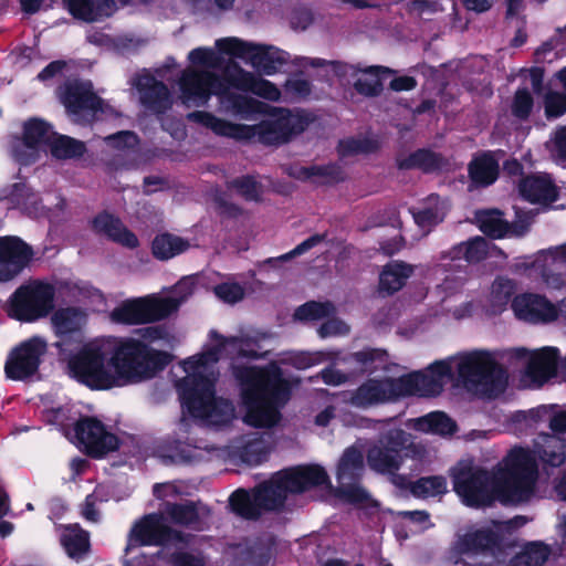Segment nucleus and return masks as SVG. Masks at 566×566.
I'll list each match as a JSON object with an SVG mask.
<instances>
[{"instance_id": "1", "label": "nucleus", "mask_w": 566, "mask_h": 566, "mask_svg": "<svg viewBox=\"0 0 566 566\" xmlns=\"http://www.w3.org/2000/svg\"><path fill=\"white\" fill-rule=\"evenodd\" d=\"M230 86L270 101H277L281 96L274 84L240 67L229 69L224 81L210 71L186 69L178 80V87L179 98L187 106H202L214 94L219 96L222 107L233 114L244 117L253 113L268 114V118L261 124L252 126L232 124L200 111L189 114L188 118L221 136L238 140L258 136L266 144L286 142L292 134L303 130V120L297 114L284 108L269 107L244 95L233 94Z\"/></svg>"}, {"instance_id": "2", "label": "nucleus", "mask_w": 566, "mask_h": 566, "mask_svg": "<svg viewBox=\"0 0 566 566\" xmlns=\"http://www.w3.org/2000/svg\"><path fill=\"white\" fill-rule=\"evenodd\" d=\"M536 455L547 465L559 467L566 458L565 441L543 434L536 440L534 451L512 448L491 474L476 468L471 460H462L450 471L454 491L465 505L472 507L488 506L494 501L504 504L527 502L537 492Z\"/></svg>"}, {"instance_id": "3", "label": "nucleus", "mask_w": 566, "mask_h": 566, "mask_svg": "<svg viewBox=\"0 0 566 566\" xmlns=\"http://www.w3.org/2000/svg\"><path fill=\"white\" fill-rule=\"evenodd\" d=\"M143 339L98 337L86 343L69 361V374L93 389H111L151 379L168 361V355L149 345L165 339L159 326L143 331Z\"/></svg>"}, {"instance_id": "4", "label": "nucleus", "mask_w": 566, "mask_h": 566, "mask_svg": "<svg viewBox=\"0 0 566 566\" xmlns=\"http://www.w3.org/2000/svg\"><path fill=\"white\" fill-rule=\"evenodd\" d=\"M263 337V335L247 334L226 339L211 331L202 353L182 361L186 376L178 381L177 387L184 408L193 418L210 426L224 424L233 419V406L214 396V384L218 378L214 366L224 354L256 357L259 342Z\"/></svg>"}, {"instance_id": "5", "label": "nucleus", "mask_w": 566, "mask_h": 566, "mask_svg": "<svg viewBox=\"0 0 566 566\" xmlns=\"http://www.w3.org/2000/svg\"><path fill=\"white\" fill-rule=\"evenodd\" d=\"M457 370L459 380L468 391L494 398L506 388L504 371L496 366L493 354L484 349L460 353L431 364L426 371H417L401 377L403 396H436L452 378Z\"/></svg>"}, {"instance_id": "6", "label": "nucleus", "mask_w": 566, "mask_h": 566, "mask_svg": "<svg viewBox=\"0 0 566 566\" xmlns=\"http://www.w3.org/2000/svg\"><path fill=\"white\" fill-rule=\"evenodd\" d=\"M240 381L241 400L245 410L243 420L253 427H272L280 420L279 409L289 400L291 385L275 364L265 368L235 366Z\"/></svg>"}, {"instance_id": "7", "label": "nucleus", "mask_w": 566, "mask_h": 566, "mask_svg": "<svg viewBox=\"0 0 566 566\" xmlns=\"http://www.w3.org/2000/svg\"><path fill=\"white\" fill-rule=\"evenodd\" d=\"M326 484L328 476L319 465H303L276 473L255 489L252 495L235 491L230 499L233 511L244 518H255L261 510H274L283 504L287 493L303 492L312 486Z\"/></svg>"}, {"instance_id": "8", "label": "nucleus", "mask_w": 566, "mask_h": 566, "mask_svg": "<svg viewBox=\"0 0 566 566\" xmlns=\"http://www.w3.org/2000/svg\"><path fill=\"white\" fill-rule=\"evenodd\" d=\"M216 50L197 48L189 52L187 69L210 71L221 65L220 54L239 57L249 62L260 72L272 75L276 73L289 60V54L273 46H263L242 41L238 38H223L216 41Z\"/></svg>"}, {"instance_id": "9", "label": "nucleus", "mask_w": 566, "mask_h": 566, "mask_svg": "<svg viewBox=\"0 0 566 566\" xmlns=\"http://www.w3.org/2000/svg\"><path fill=\"white\" fill-rule=\"evenodd\" d=\"M192 279L179 281L167 296L147 295L127 300L115 307L111 319L115 323L136 325L160 321L172 314L193 293Z\"/></svg>"}, {"instance_id": "10", "label": "nucleus", "mask_w": 566, "mask_h": 566, "mask_svg": "<svg viewBox=\"0 0 566 566\" xmlns=\"http://www.w3.org/2000/svg\"><path fill=\"white\" fill-rule=\"evenodd\" d=\"M55 306V289L43 281H30L19 286L8 301V315L23 323L46 317Z\"/></svg>"}, {"instance_id": "11", "label": "nucleus", "mask_w": 566, "mask_h": 566, "mask_svg": "<svg viewBox=\"0 0 566 566\" xmlns=\"http://www.w3.org/2000/svg\"><path fill=\"white\" fill-rule=\"evenodd\" d=\"M411 436L400 428L382 434L367 452V463L376 472L392 474L400 469L408 451H419Z\"/></svg>"}, {"instance_id": "12", "label": "nucleus", "mask_w": 566, "mask_h": 566, "mask_svg": "<svg viewBox=\"0 0 566 566\" xmlns=\"http://www.w3.org/2000/svg\"><path fill=\"white\" fill-rule=\"evenodd\" d=\"M295 63L301 67H324L332 66L334 71L340 72L342 75L353 78V84L357 92L366 96H374L381 88L380 72L385 70L379 66H369L359 69L355 65H338L316 57H296Z\"/></svg>"}, {"instance_id": "13", "label": "nucleus", "mask_w": 566, "mask_h": 566, "mask_svg": "<svg viewBox=\"0 0 566 566\" xmlns=\"http://www.w3.org/2000/svg\"><path fill=\"white\" fill-rule=\"evenodd\" d=\"M91 82H71L61 93V98L74 122L88 120L98 112L104 113L106 105L92 92Z\"/></svg>"}, {"instance_id": "14", "label": "nucleus", "mask_w": 566, "mask_h": 566, "mask_svg": "<svg viewBox=\"0 0 566 566\" xmlns=\"http://www.w3.org/2000/svg\"><path fill=\"white\" fill-rule=\"evenodd\" d=\"M48 343L40 336L31 337L15 347L4 366L8 378L23 380L39 368L41 357L45 354Z\"/></svg>"}, {"instance_id": "15", "label": "nucleus", "mask_w": 566, "mask_h": 566, "mask_svg": "<svg viewBox=\"0 0 566 566\" xmlns=\"http://www.w3.org/2000/svg\"><path fill=\"white\" fill-rule=\"evenodd\" d=\"M400 378H370L363 382L350 396L349 402L357 408H369L386 403L403 396Z\"/></svg>"}, {"instance_id": "16", "label": "nucleus", "mask_w": 566, "mask_h": 566, "mask_svg": "<svg viewBox=\"0 0 566 566\" xmlns=\"http://www.w3.org/2000/svg\"><path fill=\"white\" fill-rule=\"evenodd\" d=\"M513 524H517V522H492L490 527L472 530L460 536L453 548L457 555L455 563L462 562L465 565H470L469 559L471 557L484 553L495 542L496 536L504 531L511 530Z\"/></svg>"}, {"instance_id": "17", "label": "nucleus", "mask_w": 566, "mask_h": 566, "mask_svg": "<svg viewBox=\"0 0 566 566\" xmlns=\"http://www.w3.org/2000/svg\"><path fill=\"white\" fill-rule=\"evenodd\" d=\"M75 438L93 457H102L118 447V439L96 419L85 418L75 424Z\"/></svg>"}, {"instance_id": "18", "label": "nucleus", "mask_w": 566, "mask_h": 566, "mask_svg": "<svg viewBox=\"0 0 566 566\" xmlns=\"http://www.w3.org/2000/svg\"><path fill=\"white\" fill-rule=\"evenodd\" d=\"M363 470V454L355 448H348L338 464L337 479L340 483L339 496L352 503L367 500V493L359 485L352 484Z\"/></svg>"}, {"instance_id": "19", "label": "nucleus", "mask_w": 566, "mask_h": 566, "mask_svg": "<svg viewBox=\"0 0 566 566\" xmlns=\"http://www.w3.org/2000/svg\"><path fill=\"white\" fill-rule=\"evenodd\" d=\"M515 315L527 322H547L558 315L566 318V301H562L558 310L544 297L534 294L516 296L512 303Z\"/></svg>"}, {"instance_id": "20", "label": "nucleus", "mask_w": 566, "mask_h": 566, "mask_svg": "<svg viewBox=\"0 0 566 566\" xmlns=\"http://www.w3.org/2000/svg\"><path fill=\"white\" fill-rule=\"evenodd\" d=\"M171 537L170 528L161 514H148L132 527L126 551L134 546L160 545Z\"/></svg>"}, {"instance_id": "21", "label": "nucleus", "mask_w": 566, "mask_h": 566, "mask_svg": "<svg viewBox=\"0 0 566 566\" xmlns=\"http://www.w3.org/2000/svg\"><path fill=\"white\" fill-rule=\"evenodd\" d=\"M51 136L50 126L38 118L29 119L23 125L22 139L12 145V153L17 160L28 164L35 155L36 148L48 142Z\"/></svg>"}, {"instance_id": "22", "label": "nucleus", "mask_w": 566, "mask_h": 566, "mask_svg": "<svg viewBox=\"0 0 566 566\" xmlns=\"http://www.w3.org/2000/svg\"><path fill=\"white\" fill-rule=\"evenodd\" d=\"M31 259V250L18 238H0V282L13 279Z\"/></svg>"}, {"instance_id": "23", "label": "nucleus", "mask_w": 566, "mask_h": 566, "mask_svg": "<svg viewBox=\"0 0 566 566\" xmlns=\"http://www.w3.org/2000/svg\"><path fill=\"white\" fill-rule=\"evenodd\" d=\"M134 85L139 93L140 102L146 108L155 113H163L171 106L172 98L168 87L156 81L149 73L138 74L134 80Z\"/></svg>"}, {"instance_id": "24", "label": "nucleus", "mask_w": 566, "mask_h": 566, "mask_svg": "<svg viewBox=\"0 0 566 566\" xmlns=\"http://www.w3.org/2000/svg\"><path fill=\"white\" fill-rule=\"evenodd\" d=\"M558 352L555 347H543L530 352L525 376L530 382L541 386L556 373Z\"/></svg>"}, {"instance_id": "25", "label": "nucleus", "mask_w": 566, "mask_h": 566, "mask_svg": "<svg viewBox=\"0 0 566 566\" xmlns=\"http://www.w3.org/2000/svg\"><path fill=\"white\" fill-rule=\"evenodd\" d=\"M448 210L449 206L446 200L431 195L426 198L421 206L413 208L411 213L415 222L426 232H429L444 220Z\"/></svg>"}, {"instance_id": "26", "label": "nucleus", "mask_w": 566, "mask_h": 566, "mask_svg": "<svg viewBox=\"0 0 566 566\" xmlns=\"http://www.w3.org/2000/svg\"><path fill=\"white\" fill-rule=\"evenodd\" d=\"M520 193L530 202H552L557 198V189L547 175L525 177L518 185Z\"/></svg>"}, {"instance_id": "27", "label": "nucleus", "mask_w": 566, "mask_h": 566, "mask_svg": "<svg viewBox=\"0 0 566 566\" xmlns=\"http://www.w3.org/2000/svg\"><path fill=\"white\" fill-rule=\"evenodd\" d=\"M534 265L542 270L545 282L548 286L557 289L564 280L560 275L549 276L548 271L566 268V244L551 248L537 254Z\"/></svg>"}, {"instance_id": "28", "label": "nucleus", "mask_w": 566, "mask_h": 566, "mask_svg": "<svg viewBox=\"0 0 566 566\" xmlns=\"http://www.w3.org/2000/svg\"><path fill=\"white\" fill-rule=\"evenodd\" d=\"M93 229L124 247L135 248L138 244L136 235L108 213L97 216L93 220Z\"/></svg>"}, {"instance_id": "29", "label": "nucleus", "mask_w": 566, "mask_h": 566, "mask_svg": "<svg viewBox=\"0 0 566 566\" xmlns=\"http://www.w3.org/2000/svg\"><path fill=\"white\" fill-rule=\"evenodd\" d=\"M87 322V314L77 307H63L51 316V324L56 335L65 336L80 332Z\"/></svg>"}, {"instance_id": "30", "label": "nucleus", "mask_w": 566, "mask_h": 566, "mask_svg": "<svg viewBox=\"0 0 566 566\" xmlns=\"http://www.w3.org/2000/svg\"><path fill=\"white\" fill-rule=\"evenodd\" d=\"M70 12L77 19L95 21L111 15L116 10L113 0H69Z\"/></svg>"}, {"instance_id": "31", "label": "nucleus", "mask_w": 566, "mask_h": 566, "mask_svg": "<svg viewBox=\"0 0 566 566\" xmlns=\"http://www.w3.org/2000/svg\"><path fill=\"white\" fill-rule=\"evenodd\" d=\"M413 268L403 262L394 261L384 266L380 279L379 287L387 293H394L400 290L407 279L412 274Z\"/></svg>"}, {"instance_id": "32", "label": "nucleus", "mask_w": 566, "mask_h": 566, "mask_svg": "<svg viewBox=\"0 0 566 566\" xmlns=\"http://www.w3.org/2000/svg\"><path fill=\"white\" fill-rule=\"evenodd\" d=\"M469 174L474 184L489 186L497 178L499 163L492 154H482L471 161L469 166Z\"/></svg>"}, {"instance_id": "33", "label": "nucleus", "mask_w": 566, "mask_h": 566, "mask_svg": "<svg viewBox=\"0 0 566 566\" xmlns=\"http://www.w3.org/2000/svg\"><path fill=\"white\" fill-rule=\"evenodd\" d=\"M408 426L421 432L441 436L452 434L455 431V423L442 412H432L424 417L411 419Z\"/></svg>"}, {"instance_id": "34", "label": "nucleus", "mask_w": 566, "mask_h": 566, "mask_svg": "<svg viewBox=\"0 0 566 566\" xmlns=\"http://www.w3.org/2000/svg\"><path fill=\"white\" fill-rule=\"evenodd\" d=\"M61 542L67 555L76 559L85 555L90 547L88 534L76 525L64 527Z\"/></svg>"}, {"instance_id": "35", "label": "nucleus", "mask_w": 566, "mask_h": 566, "mask_svg": "<svg viewBox=\"0 0 566 566\" xmlns=\"http://www.w3.org/2000/svg\"><path fill=\"white\" fill-rule=\"evenodd\" d=\"M189 248V243L184 239L164 233L157 235L153 242V253L160 260H168L175 255L186 251Z\"/></svg>"}, {"instance_id": "36", "label": "nucleus", "mask_w": 566, "mask_h": 566, "mask_svg": "<svg viewBox=\"0 0 566 566\" xmlns=\"http://www.w3.org/2000/svg\"><path fill=\"white\" fill-rule=\"evenodd\" d=\"M447 490V480L441 475L423 476L410 484L411 494L420 499L438 496Z\"/></svg>"}, {"instance_id": "37", "label": "nucleus", "mask_w": 566, "mask_h": 566, "mask_svg": "<svg viewBox=\"0 0 566 566\" xmlns=\"http://www.w3.org/2000/svg\"><path fill=\"white\" fill-rule=\"evenodd\" d=\"M549 548L542 543H531L511 562V566H542L549 556Z\"/></svg>"}, {"instance_id": "38", "label": "nucleus", "mask_w": 566, "mask_h": 566, "mask_svg": "<svg viewBox=\"0 0 566 566\" xmlns=\"http://www.w3.org/2000/svg\"><path fill=\"white\" fill-rule=\"evenodd\" d=\"M475 219L481 231L490 237L502 238L509 231L507 223L496 210L478 212Z\"/></svg>"}, {"instance_id": "39", "label": "nucleus", "mask_w": 566, "mask_h": 566, "mask_svg": "<svg viewBox=\"0 0 566 566\" xmlns=\"http://www.w3.org/2000/svg\"><path fill=\"white\" fill-rule=\"evenodd\" d=\"M85 151L84 143L69 136H59L51 144V153L59 159L80 157Z\"/></svg>"}, {"instance_id": "40", "label": "nucleus", "mask_w": 566, "mask_h": 566, "mask_svg": "<svg viewBox=\"0 0 566 566\" xmlns=\"http://www.w3.org/2000/svg\"><path fill=\"white\" fill-rule=\"evenodd\" d=\"M269 451L270 448L268 443L262 437L258 436L249 439L244 443L240 452V457L245 463L250 465H258L266 459Z\"/></svg>"}, {"instance_id": "41", "label": "nucleus", "mask_w": 566, "mask_h": 566, "mask_svg": "<svg viewBox=\"0 0 566 566\" xmlns=\"http://www.w3.org/2000/svg\"><path fill=\"white\" fill-rule=\"evenodd\" d=\"M488 352L490 353V350ZM530 352L531 350H527L525 348H511L503 353L497 354L491 352V354H493L495 357L496 366L504 371L505 377L507 378L506 370L500 365L499 361L501 360L505 363L509 367L521 369L524 370V373H526V367L530 360Z\"/></svg>"}, {"instance_id": "42", "label": "nucleus", "mask_w": 566, "mask_h": 566, "mask_svg": "<svg viewBox=\"0 0 566 566\" xmlns=\"http://www.w3.org/2000/svg\"><path fill=\"white\" fill-rule=\"evenodd\" d=\"M229 189L248 201H258L263 195L262 185L252 177H240L232 180Z\"/></svg>"}, {"instance_id": "43", "label": "nucleus", "mask_w": 566, "mask_h": 566, "mask_svg": "<svg viewBox=\"0 0 566 566\" xmlns=\"http://www.w3.org/2000/svg\"><path fill=\"white\" fill-rule=\"evenodd\" d=\"M165 512L175 523L195 525L198 523L200 516L202 515L203 509L198 510L193 504L190 503L184 505L168 504Z\"/></svg>"}, {"instance_id": "44", "label": "nucleus", "mask_w": 566, "mask_h": 566, "mask_svg": "<svg viewBox=\"0 0 566 566\" xmlns=\"http://www.w3.org/2000/svg\"><path fill=\"white\" fill-rule=\"evenodd\" d=\"M549 158L558 166L566 167V125L557 128L546 143Z\"/></svg>"}, {"instance_id": "45", "label": "nucleus", "mask_w": 566, "mask_h": 566, "mask_svg": "<svg viewBox=\"0 0 566 566\" xmlns=\"http://www.w3.org/2000/svg\"><path fill=\"white\" fill-rule=\"evenodd\" d=\"M458 254H463L469 262H479L489 254V243L483 238H474L457 248Z\"/></svg>"}, {"instance_id": "46", "label": "nucleus", "mask_w": 566, "mask_h": 566, "mask_svg": "<svg viewBox=\"0 0 566 566\" xmlns=\"http://www.w3.org/2000/svg\"><path fill=\"white\" fill-rule=\"evenodd\" d=\"M333 313L334 306L331 303L310 302L297 308L295 317L301 321H316Z\"/></svg>"}, {"instance_id": "47", "label": "nucleus", "mask_w": 566, "mask_h": 566, "mask_svg": "<svg viewBox=\"0 0 566 566\" xmlns=\"http://www.w3.org/2000/svg\"><path fill=\"white\" fill-rule=\"evenodd\" d=\"M439 158L436 154L420 149L411 154L407 159H405L400 166L403 168H420L423 170H432L439 165Z\"/></svg>"}, {"instance_id": "48", "label": "nucleus", "mask_w": 566, "mask_h": 566, "mask_svg": "<svg viewBox=\"0 0 566 566\" xmlns=\"http://www.w3.org/2000/svg\"><path fill=\"white\" fill-rule=\"evenodd\" d=\"M544 111L548 119L558 118L566 113V94L548 91L544 95Z\"/></svg>"}, {"instance_id": "49", "label": "nucleus", "mask_w": 566, "mask_h": 566, "mask_svg": "<svg viewBox=\"0 0 566 566\" xmlns=\"http://www.w3.org/2000/svg\"><path fill=\"white\" fill-rule=\"evenodd\" d=\"M513 292L514 285L510 280L499 279L493 283L491 297L495 311H501L509 303Z\"/></svg>"}, {"instance_id": "50", "label": "nucleus", "mask_w": 566, "mask_h": 566, "mask_svg": "<svg viewBox=\"0 0 566 566\" xmlns=\"http://www.w3.org/2000/svg\"><path fill=\"white\" fill-rule=\"evenodd\" d=\"M533 105L534 101L531 92L526 88L517 90L512 102V113L518 118H527Z\"/></svg>"}, {"instance_id": "51", "label": "nucleus", "mask_w": 566, "mask_h": 566, "mask_svg": "<svg viewBox=\"0 0 566 566\" xmlns=\"http://www.w3.org/2000/svg\"><path fill=\"white\" fill-rule=\"evenodd\" d=\"M386 352L371 349L356 353L354 358L359 363L364 370L382 368L385 366Z\"/></svg>"}, {"instance_id": "52", "label": "nucleus", "mask_w": 566, "mask_h": 566, "mask_svg": "<svg viewBox=\"0 0 566 566\" xmlns=\"http://www.w3.org/2000/svg\"><path fill=\"white\" fill-rule=\"evenodd\" d=\"M214 294L221 301L233 304L241 301L244 296V289L235 282H224L214 286Z\"/></svg>"}, {"instance_id": "53", "label": "nucleus", "mask_w": 566, "mask_h": 566, "mask_svg": "<svg viewBox=\"0 0 566 566\" xmlns=\"http://www.w3.org/2000/svg\"><path fill=\"white\" fill-rule=\"evenodd\" d=\"M305 177L314 181L333 182L342 179V171L336 166H315L305 169Z\"/></svg>"}, {"instance_id": "54", "label": "nucleus", "mask_w": 566, "mask_h": 566, "mask_svg": "<svg viewBox=\"0 0 566 566\" xmlns=\"http://www.w3.org/2000/svg\"><path fill=\"white\" fill-rule=\"evenodd\" d=\"M370 150L371 147L368 142L354 138L342 140L338 146V151L343 157L368 153Z\"/></svg>"}, {"instance_id": "55", "label": "nucleus", "mask_w": 566, "mask_h": 566, "mask_svg": "<svg viewBox=\"0 0 566 566\" xmlns=\"http://www.w3.org/2000/svg\"><path fill=\"white\" fill-rule=\"evenodd\" d=\"M103 499L101 496V492L96 489L92 494L87 495L85 502L82 507L83 516L91 522L98 521V512L95 509L96 504L101 502Z\"/></svg>"}, {"instance_id": "56", "label": "nucleus", "mask_w": 566, "mask_h": 566, "mask_svg": "<svg viewBox=\"0 0 566 566\" xmlns=\"http://www.w3.org/2000/svg\"><path fill=\"white\" fill-rule=\"evenodd\" d=\"M348 331V325L343 321L329 319L319 327L318 334L321 337L339 336L347 334Z\"/></svg>"}, {"instance_id": "57", "label": "nucleus", "mask_w": 566, "mask_h": 566, "mask_svg": "<svg viewBox=\"0 0 566 566\" xmlns=\"http://www.w3.org/2000/svg\"><path fill=\"white\" fill-rule=\"evenodd\" d=\"M323 239H324L323 235L315 234V235L304 240L303 242L297 244L292 251L283 254L279 259L282 261H287L294 256L301 255V254L307 252L308 250H311L312 248H314L315 245H317L319 242L323 241Z\"/></svg>"}, {"instance_id": "58", "label": "nucleus", "mask_w": 566, "mask_h": 566, "mask_svg": "<svg viewBox=\"0 0 566 566\" xmlns=\"http://www.w3.org/2000/svg\"><path fill=\"white\" fill-rule=\"evenodd\" d=\"M106 142L117 148H130L137 144V137L130 132H120L106 137Z\"/></svg>"}, {"instance_id": "59", "label": "nucleus", "mask_w": 566, "mask_h": 566, "mask_svg": "<svg viewBox=\"0 0 566 566\" xmlns=\"http://www.w3.org/2000/svg\"><path fill=\"white\" fill-rule=\"evenodd\" d=\"M285 91L293 97H304L310 94V83L302 78H293L286 82Z\"/></svg>"}, {"instance_id": "60", "label": "nucleus", "mask_w": 566, "mask_h": 566, "mask_svg": "<svg viewBox=\"0 0 566 566\" xmlns=\"http://www.w3.org/2000/svg\"><path fill=\"white\" fill-rule=\"evenodd\" d=\"M175 566H207V560L201 554L180 553L174 556Z\"/></svg>"}, {"instance_id": "61", "label": "nucleus", "mask_w": 566, "mask_h": 566, "mask_svg": "<svg viewBox=\"0 0 566 566\" xmlns=\"http://www.w3.org/2000/svg\"><path fill=\"white\" fill-rule=\"evenodd\" d=\"M321 361V354L302 353L295 356L293 364L297 368H306Z\"/></svg>"}, {"instance_id": "62", "label": "nucleus", "mask_w": 566, "mask_h": 566, "mask_svg": "<svg viewBox=\"0 0 566 566\" xmlns=\"http://www.w3.org/2000/svg\"><path fill=\"white\" fill-rule=\"evenodd\" d=\"M416 86V81L413 77L410 76H400L397 78H394L390 82V87L394 91H409L412 90Z\"/></svg>"}, {"instance_id": "63", "label": "nucleus", "mask_w": 566, "mask_h": 566, "mask_svg": "<svg viewBox=\"0 0 566 566\" xmlns=\"http://www.w3.org/2000/svg\"><path fill=\"white\" fill-rule=\"evenodd\" d=\"M549 427L553 431H566V412L556 411L549 419Z\"/></svg>"}, {"instance_id": "64", "label": "nucleus", "mask_w": 566, "mask_h": 566, "mask_svg": "<svg viewBox=\"0 0 566 566\" xmlns=\"http://www.w3.org/2000/svg\"><path fill=\"white\" fill-rule=\"evenodd\" d=\"M323 379L326 384L337 386L345 381L346 376L335 369H326L322 373Z\"/></svg>"}]
</instances>
